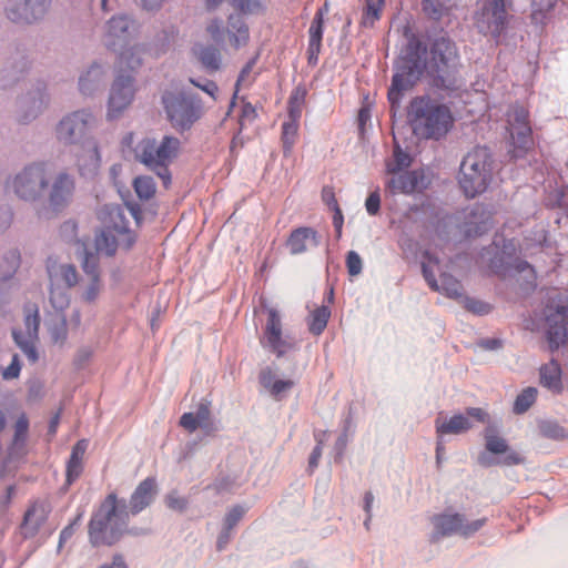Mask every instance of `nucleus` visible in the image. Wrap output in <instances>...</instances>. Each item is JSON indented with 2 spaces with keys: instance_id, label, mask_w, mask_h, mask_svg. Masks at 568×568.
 <instances>
[{
  "instance_id": "13",
  "label": "nucleus",
  "mask_w": 568,
  "mask_h": 568,
  "mask_svg": "<svg viewBox=\"0 0 568 568\" xmlns=\"http://www.w3.org/2000/svg\"><path fill=\"white\" fill-rule=\"evenodd\" d=\"M51 6L52 0H6L3 14L11 23L28 27L41 22Z\"/></svg>"
},
{
  "instance_id": "1",
  "label": "nucleus",
  "mask_w": 568,
  "mask_h": 568,
  "mask_svg": "<svg viewBox=\"0 0 568 568\" xmlns=\"http://www.w3.org/2000/svg\"><path fill=\"white\" fill-rule=\"evenodd\" d=\"M457 59L456 45L446 37L435 39L429 53L418 38L412 37L396 62V72L388 89L387 97L392 109L399 106L404 93L413 88L424 72L433 78L436 87H450L454 83L452 72Z\"/></svg>"
},
{
  "instance_id": "39",
  "label": "nucleus",
  "mask_w": 568,
  "mask_h": 568,
  "mask_svg": "<svg viewBox=\"0 0 568 568\" xmlns=\"http://www.w3.org/2000/svg\"><path fill=\"white\" fill-rule=\"evenodd\" d=\"M32 69L31 60L26 55L13 59L4 71V78L12 84L20 83L27 79Z\"/></svg>"
},
{
  "instance_id": "46",
  "label": "nucleus",
  "mask_w": 568,
  "mask_h": 568,
  "mask_svg": "<svg viewBox=\"0 0 568 568\" xmlns=\"http://www.w3.org/2000/svg\"><path fill=\"white\" fill-rule=\"evenodd\" d=\"M558 0H531V21L536 26H544L548 13L555 8Z\"/></svg>"
},
{
  "instance_id": "3",
  "label": "nucleus",
  "mask_w": 568,
  "mask_h": 568,
  "mask_svg": "<svg viewBox=\"0 0 568 568\" xmlns=\"http://www.w3.org/2000/svg\"><path fill=\"white\" fill-rule=\"evenodd\" d=\"M408 118L413 133L424 140H440L453 123L449 109L427 97H417L410 101Z\"/></svg>"
},
{
  "instance_id": "10",
  "label": "nucleus",
  "mask_w": 568,
  "mask_h": 568,
  "mask_svg": "<svg viewBox=\"0 0 568 568\" xmlns=\"http://www.w3.org/2000/svg\"><path fill=\"white\" fill-rule=\"evenodd\" d=\"M486 518H478L469 521L465 515L459 513L445 511L432 517L433 540H439L454 535L469 538L479 531L486 524Z\"/></svg>"
},
{
  "instance_id": "60",
  "label": "nucleus",
  "mask_w": 568,
  "mask_h": 568,
  "mask_svg": "<svg viewBox=\"0 0 568 568\" xmlns=\"http://www.w3.org/2000/svg\"><path fill=\"white\" fill-rule=\"evenodd\" d=\"M77 231H78V224L73 220L65 221L60 227L61 236L67 242L74 243L77 245V247H79V242H83V241L78 239Z\"/></svg>"
},
{
  "instance_id": "23",
  "label": "nucleus",
  "mask_w": 568,
  "mask_h": 568,
  "mask_svg": "<svg viewBox=\"0 0 568 568\" xmlns=\"http://www.w3.org/2000/svg\"><path fill=\"white\" fill-rule=\"evenodd\" d=\"M428 182L426 176L420 171H408L400 174L393 175L386 183L387 190L392 194H413L416 191H422L427 186Z\"/></svg>"
},
{
  "instance_id": "36",
  "label": "nucleus",
  "mask_w": 568,
  "mask_h": 568,
  "mask_svg": "<svg viewBox=\"0 0 568 568\" xmlns=\"http://www.w3.org/2000/svg\"><path fill=\"white\" fill-rule=\"evenodd\" d=\"M48 274L52 284L62 282L65 288H71L79 283L78 271L74 265L69 263L49 265Z\"/></svg>"
},
{
  "instance_id": "14",
  "label": "nucleus",
  "mask_w": 568,
  "mask_h": 568,
  "mask_svg": "<svg viewBox=\"0 0 568 568\" xmlns=\"http://www.w3.org/2000/svg\"><path fill=\"white\" fill-rule=\"evenodd\" d=\"M484 438L485 450L477 457L480 466L490 467L497 464L511 466L523 462L520 455L509 448L506 439L497 435L493 426H488L485 429Z\"/></svg>"
},
{
  "instance_id": "42",
  "label": "nucleus",
  "mask_w": 568,
  "mask_h": 568,
  "mask_svg": "<svg viewBox=\"0 0 568 568\" xmlns=\"http://www.w3.org/2000/svg\"><path fill=\"white\" fill-rule=\"evenodd\" d=\"M103 291L101 276L90 277L80 285L79 296L85 304H94Z\"/></svg>"
},
{
  "instance_id": "59",
  "label": "nucleus",
  "mask_w": 568,
  "mask_h": 568,
  "mask_svg": "<svg viewBox=\"0 0 568 568\" xmlns=\"http://www.w3.org/2000/svg\"><path fill=\"white\" fill-rule=\"evenodd\" d=\"M205 30L215 42L224 41L225 34H226V27L224 26V22L222 19H219V18L211 19L207 22Z\"/></svg>"
},
{
  "instance_id": "9",
  "label": "nucleus",
  "mask_w": 568,
  "mask_h": 568,
  "mask_svg": "<svg viewBox=\"0 0 568 568\" xmlns=\"http://www.w3.org/2000/svg\"><path fill=\"white\" fill-rule=\"evenodd\" d=\"M162 102L171 124L178 131H186L202 116L201 101L189 93L166 92Z\"/></svg>"
},
{
  "instance_id": "27",
  "label": "nucleus",
  "mask_w": 568,
  "mask_h": 568,
  "mask_svg": "<svg viewBox=\"0 0 568 568\" xmlns=\"http://www.w3.org/2000/svg\"><path fill=\"white\" fill-rule=\"evenodd\" d=\"M260 383L275 400L284 399L295 386L293 379L281 378L268 367L261 372Z\"/></svg>"
},
{
  "instance_id": "11",
  "label": "nucleus",
  "mask_w": 568,
  "mask_h": 568,
  "mask_svg": "<svg viewBox=\"0 0 568 568\" xmlns=\"http://www.w3.org/2000/svg\"><path fill=\"white\" fill-rule=\"evenodd\" d=\"M513 3L514 0H484L475 18L478 31L498 39L508 23Z\"/></svg>"
},
{
  "instance_id": "40",
  "label": "nucleus",
  "mask_w": 568,
  "mask_h": 568,
  "mask_svg": "<svg viewBox=\"0 0 568 568\" xmlns=\"http://www.w3.org/2000/svg\"><path fill=\"white\" fill-rule=\"evenodd\" d=\"M540 383L552 392L561 389V369L556 361H550L540 368Z\"/></svg>"
},
{
  "instance_id": "48",
  "label": "nucleus",
  "mask_w": 568,
  "mask_h": 568,
  "mask_svg": "<svg viewBox=\"0 0 568 568\" xmlns=\"http://www.w3.org/2000/svg\"><path fill=\"white\" fill-rule=\"evenodd\" d=\"M454 4L455 0H423V10L429 18L439 20Z\"/></svg>"
},
{
  "instance_id": "26",
  "label": "nucleus",
  "mask_w": 568,
  "mask_h": 568,
  "mask_svg": "<svg viewBox=\"0 0 568 568\" xmlns=\"http://www.w3.org/2000/svg\"><path fill=\"white\" fill-rule=\"evenodd\" d=\"M156 493V481L154 478L148 477L142 480L130 497L128 504L129 516H135L148 508L153 503Z\"/></svg>"
},
{
  "instance_id": "57",
  "label": "nucleus",
  "mask_w": 568,
  "mask_h": 568,
  "mask_svg": "<svg viewBox=\"0 0 568 568\" xmlns=\"http://www.w3.org/2000/svg\"><path fill=\"white\" fill-rule=\"evenodd\" d=\"M384 4V0H367L366 11L363 16L362 23L365 27H372L379 19V12Z\"/></svg>"
},
{
  "instance_id": "61",
  "label": "nucleus",
  "mask_w": 568,
  "mask_h": 568,
  "mask_svg": "<svg viewBox=\"0 0 568 568\" xmlns=\"http://www.w3.org/2000/svg\"><path fill=\"white\" fill-rule=\"evenodd\" d=\"M542 435L552 439H561L567 436L566 429L557 423L545 422L540 426Z\"/></svg>"
},
{
  "instance_id": "24",
  "label": "nucleus",
  "mask_w": 568,
  "mask_h": 568,
  "mask_svg": "<svg viewBox=\"0 0 568 568\" xmlns=\"http://www.w3.org/2000/svg\"><path fill=\"white\" fill-rule=\"evenodd\" d=\"M75 164L80 175L84 178H92L98 174L101 166V155L97 140L88 141L79 146L75 153Z\"/></svg>"
},
{
  "instance_id": "50",
  "label": "nucleus",
  "mask_w": 568,
  "mask_h": 568,
  "mask_svg": "<svg viewBox=\"0 0 568 568\" xmlns=\"http://www.w3.org/2000/svg\"><path fill=\"white\" fill-rule=\"evenodd\" d=\"M298 122V120L288 119V121L284 122L282 125V143L285 156L290 155L292 152L297 136Z\"/></svg>"
},
{
  "instance_id": "18",
  "label": "nucleus",
  "mask_w": 568,
  "mask_h": 568,
  "mask_svg": "<svg viewBox=\"0 0 568 568\" xmlns=\"http://www.w3.org/2000/svg\"><path fill=\"white\" fill-rule=\"evenodd\" d=\"M134 82L132 74H116L108 99L106 118L109 120L119 118L131 105L135 95Z\"/></svg>"
},
{
  "instance_id": "38",
  "label": "nucleus",
  "mask_w": 568,
  "mask_h": 568,
  "mask_svg": "<svg viewBox=\"0 0 568 568\" xmlns=\"http://www.w3.org/2000/svg\"><path fill=\"white\" fill-rule=\"evenodd\" d=\"M193 51L207 71H217L221 68L222 55L216 47L212 44H196Z\"/></svg>"
},
{
  "instance_id": "32",
  "label": "nucleus",
  "mask_w": 568,
  "mask_h": 568,
  "mask_svg": "<svg viewBox=\"0 0 568 568\" xmlns=\"http://www.w3.org/2000/svg\"><path fill=\"white\" fill-rule=\"evenodd\" d=\"M89 442L87 439H80L72 447L70 458L67 463V485H71L75 481L83 470V458L88 449Z\"/></svg>"
},
{
  "instance_id": "43",
  "label": "nucleus",
  "mask_w": 568,
  "mask_h": 568,
  "mask_svg": "<svg viewBox=\"0 0 568 568\" xmlns=\"http://www.w3.org/2000/svg\"><path fill=\"white\" fill-rule=\"evenodd\" d=\"M40 322L39 306L32 302L26 303L23 306V323L26 331L23 333L29 336L39 337Z\"/></svg>"
},
{
  "instance_id": "19",
  "label": "nucleus",
  "mask_w": 568,
  "mask_h": 568,
  "mask_svg": "<svg viewBox=\"0 0 568 568\" xmlns=\"http://www.w3.org/2000/svg\"><path fill=\"white\" fill-rule=\"evenodd\" d=\"M75 193V179L67 171H60L50 175L49 187L45 193L51 211L60 213L65 210L73 200Z\"/></svg>"
},
{
  "instance_id": "2",
  "label": "nucleus",
  "mask_w": 568,
  "mask_h": 568,
  "mask_svg": "<svg viewBox=\"0 0 568 568\" xmlns=\"http://www.w3.org/2000/svg\"><path fill=\"white\" fill-rule=\"evenodd\" d=\"M128 503L110 493L92 513L88 525L89 541L93 547L112 546L123 536H139L143 530L129 527Z\"/></svg>"
},
{
  "instance_id": "47",
  "label": "nucleus",
  "mask_w": 568,
  "mask_h": 568,
  "mask_svg": "<svg viewBox=\"0 0 568 568\" xmlns=\"http://www.w3.org/2000/svg\"><path fill=\"white\" fill-rule=\"evenodd\" d=\"M306 90L304 87H296L288 99V119L298 120L302 116V110L305 103Z\"/></svg>"
},
{
  "instance_id": "5",
  "label": "nucleus",
  "mask_w": 568,
  "mask_h": 568,
  "mask_svg": "<svg viewBox=\"0 0 568 568\" xmlns=\"http://www.w3.org/2000/svg\"><path fill=\"white\" fill-rule=\"evenodd\" d=\"M50 182V166L44 161L22 165L8 176L6 190L17 200L34 204L44 200Z\"/></svg>"
},
{
  "instance_id": "49",
  "label": "nucleus",
  "mask_w": 568,
  "mask_h": 568,
  "mask_svg": "<svg viewBox=\"0 0 568 568\" xmlns=\"http://www.w3.org/2000/svg\"><path fill=\"white\" fill-rule=\"evenodd\" d=\"M48 333L54 345L63 346L68 339V323L65 316L48 324Z\"/></svg>"
},
{
  "instance_id": "44",
  "label": "nucleus",
  "mask_w": 568,
  "mask_h": 568,
  "mask_svg": "<svg viewBox=\"0 0 568 568\" xmlns=\"http://www.w3.org/2000/svg\"><path fill=\"white\" fill-rule=\"evenodd\" d=\"M13 339L17 346L21 349V352L27 356L30 363H36L38 361V352H37V341L38 337L29 336L24 334L22 331L14 329L12 332Z\"/></svg>"
},
{
  "instance_id": "15",
  "label": "nucleus",
  "mask_w": 568,
  "mask_h": 568,
  "mask_svg": "<svg viewBox=\"0 0 568 568\" xmlns=\"http://www.w3.org/2000/svg\"><path fill=\"white\" fill-rule=\"evenodd\" d=\"M422 272L429 287L449 298H463V285L450 274L443 272L439 260L429 253L424 255Z\"/></svg>"
},
{
  "instance_id": "53",
  "label": "nucleus",
  "mask_w": 568,
  "mask_h": 568,
  "mask_svg": "<svg viewBox=\"0 0 568 568\" xmlns=\"http://www.w3.org/2000/svg\"><path fill=\"white\" fill-rule=\"evenodd\" d=\"M538 390L535 387L525 388L517 397L514 403V412L516 414L526 413L537 398Z\"/></svg>"
},
{
  "instance_id": "45",
  "label": "nucleus",
  "mask_w": 568,
  "mask_h": 568,
  "mask_svg": "<svg viewBox=\"0 0 568 568\" xmlns=\"http://www.w3.org/2000/svg\"><path fill=\"white\" fill-rule=\"evenodd\" d=\"M229 3L242 17L258 16L266 9L262 0H229Z\"/></svg>"
},
{
  "instance_id": "51",
  "label": "nucleus",
  "mask_w": 568,
  "mask_h": 568,
  "mask_svg": "<svg viewBox=\"0 0 568 568\" xmlns=\"http://www.w3.org/2000/svg\"><path fill=\"white\" fill-rule=\"evenodd\" d=\"M331 317V311L327 306H321L311 314L308 323L310 332L314 335H320L325 329L327 322Z\"/></svg>"
},
{
  "instance_id": "54",
  "label": "nucleus",
  "mask_w": 568,
  "mask_h": 568,
  "mask_svg": "<svg viewBox=\"0 0 568 568\" xmlns=\"http://www.w3.org/2000/svg\"><path fill=\"white\" fill-rule=\"evenodd\" d=\"M133 186L141 200H149L155 193V182L151 176L141 175L134 179Z\"/></svg>"
},
{
  "instance_id": "37",
  "label": "nucleus",
  "mask_w": 568,
  "mask_h": 568,
  "mask_svg": "<svg viewBox=\"0 0 568 568\" xmlns=\"http://www.w3.org/2000/svg\"><path fill=\"white\" fill-rule=\"evenodd\" d=\"M47 520V513L43 506H31L23 518L22 534L26 538L33 537Z\"/></svg>"
},
{
  "instance_id": "52",
  "label": "nucleus",
  "mask_w": 568,
  "mask_h": 568,
  "mask_svg": "<svg viewBox=\"0 0 568 568\" xmlns=\"http://www.w3.org/2000/svg\"><path fill=\"white\" fill-rule=\"evenodd\" d=\"M410 162V154L404 151L395 140L393 161L387 162V171L389 173H395L396 171H400L404 168H408Z\"/></svg>"
},
{
  "instance_id": "16",
  "label": "nucleus",
  "mask_w": 568,
  "mask_h": 568,
  "mask_svg": "<svg viewBox=\"0 0 568 568\" xmlns=\"http://www.w3.org/2000/svg\"><path fill=\"white\" fill-rule=\"evenodd\" d=\"M50 97L43 82H36L17 99L16 120L20 124H30L48 108Z\"/></svg>"
},
{
  "instance_id": "17",
  "label": "nucleus",
  "mask_w": 568,
  "mask_h": 568,
  "mask_svg": "<svg viewBox=\"0 0 568 568\" xmlns=\"http://www.w3.org/2000/svg\"><path fill=\"white\" fill-rule=\"evenodd\" d=\"M449 222H456L457 229L465 237H474L493 227V215L484 204L477 203L457 213Z\"/></svg>"
},
{
  "instance_id": "8",
  "label": "nucleus",
  "mask_w": 568,
  "mask_h": 568,
  "mask_svg": "<svg viewBox=\"0 0 568 568\" xmlns=\"http://www.w3.org/2000/svg\"><path fill=\"white\" fill-rule=\"evenodd\" d=\"M98 125L95 114L88 108L67 112L54 126L55 140L64 146H81L95 140L91 131Z\"/></svg>"
},
{
  "instance_id": "25",
  "label": "nucleus",
  "mask_w": 568,
  "mask_h": 568,
  "mask_svg": "<svg viewBox=\"0 0 568 568\" xmlns=\"http://www.w3.org/2000/svg\"><path fill=\"white\" fill-rule=\"evenodd\" d=\"M108 65L100 62L91 63L79 75V91L82 95L91 97L105 83Z\"/></svg>"
},
{
  "instance_id": "7",
  "label": "nucleus",
  "mask_w": 568,
  "mask_h": 568,
  "mask_svg": "<svg viewBox=\"0 0 568 568\" xmlns=\"http://www.w3.org/2000/svg\"><path fill=\"white\" fill-rule=\"evenodd\" d=\"M494 172L495 161L489 149L475 146L460 163L459 186L467 197H475L487 191Z\"/></svg>"
},
{
  "instance_id": "21",
  "label": "nucleus",
  "mask_w": 568,
  "mask_h": 568,
  "mask_svg": "<svg viewBox=\"0 0 568 568\" xmlns=\"http://www.w3.org/2000/svg\"><path fill=\"white\" fill-rule=\"evenodd\" d=\"M267 314L268 318L261 344L264 348L281 357L295 347V342L288 336L283 335L278 312L275 308H268Z\"/></svg>"
},
{
  "instance_id": "6",
  "label": "nucleus",
  "mask_w": 568,
  "mask_h": 568,
  "mask_svg": "<svg viewBox=\"0 0 568 568\" xmlns=\"http://www.w3.org/2000/svg\"><path fill=\"white\" fill-rule=\"evenodd\" d=\"M181 142L172 135H164L159 142L154 138H143L133 149L135 160L154 172L168 187L171 184L170 164L178 156Z\"/></svg>"
},
{
  "instance_id": "33",
  "label": "nucleus",
  "mask_w": 568,
  "mask_h": 568,
  "mask_svg": "<svg viewBox=\"0 0 568 568\" xmlns=\"http://www.w3.org/2000/svg\"><path fill=\"white\" fill-rule=\"evenodd\" d=\"M4 260L10 264L11 272L0 278V307L9 303L11 293L16 287L13 273L20 265V254L18 251H10L6 254Z\"/></svg>"
},
{
  "instance_id": "56",
  "label": "nucleus",
  "mask_w": 568,
  "mask_h": 568,
  "mask_svg": "<svg viewBox=\"0 0 568 568\" xmlns=\"http://www.w3.org/2000/svg\"><path fill=\"white\" fill-rule=\"evenodd\" d=\"M248 506L244 504L234 505L231 507L227 513L225 514L223 518L222 526L234 529L236 525L240 523V520L244 517V515L247 513Z\"/></svg>"
},
{
  "instance_id": "55",
  "label": "nucleus",
  "mask_w": 568,
  "mask_h": 568,
  "mask_svg": "<svg viewBox=\"0 0 568 568\" xmlns=\"http://www.w3.org/2000/svg\"><path fill=\"white\" fill-rule=\"evenodd\" d=\"M49 300L54 310L63 312L70 304L68 288H61L52 284Z\"/></svg>"
},
{
  "instance_id": "29",
  "label": "nucleus",
  "mask_w": 568,
  "mask_h": 568,
  "mask_svg": "<svg viewBox=\"0 0 568 568\" xmlns=\"http://www.w3.org/2000/svg\"><path fill=\"white\" fill-rule=\"evenodd\" d=\"M320 244L318 235L312 227H298L294 230L288 240L287 247L293 255L302 254L310 247H316Z\"/></svg>"
},
{
  "instance_id": "41",
  "label": "nucleus",
  "mask_w": 568,
  "mask_h": 568,
  "mask_svg": "<svg viewBox=\"0 0 568 568\" xmlns=\"http://www.w3.org/2000/svg\"><path fill=\"white\" fill-rule=\"evenodd\" d=\"M28 433V420L24 416L18 418L14 425V437L9 447V458H18L24 453V442Z\"/></svg>"
},
{
  "instance_id": "35",
  "label": "nucleus",
  "mask_w": 568,
  "mask_h": 568,
  "mask_svg": "<svg viewBox=\"0 0 568 568\" xmlns=\"http://www.w3.org/2000/svg\"><path fill=\"white\" fill-rule=\"evenodd\" d=\"M308 63L316 64L318 60V54L322 47V38H323V12L322 10L315 14L310 29H308Z\"/></svg>"
},
{
  "instance_id": "4",
  "label": "nucleus",
  "mask_w": 568,
  "mask_h": 568,
  "mask_svg": "<svg viewBox=\"0 0 568 568\" xmlns=\"http://www.w3.org/2000/svg\"><path fill=\"white\" fill-rule=\"evenodd\" d=\"M99 220L103 226L94 237V248L98 253L113 256L118 248L128 251L133 246L136 236L129 229V221L120 205H103L99 211Z\"/></svg>"
},
{
  "instance_id": "22",
  "label": "nucleus",
  "mask_w": 568,
  "mask_h": 568,
  "mask_svg": "<svg viewBox=\"0 0 568 568\" xmlns=\"http://www.w3.org/2000/svg\"><path fill=\"white\" fill-rule=\"evenodd\" d=\"M547 341L551 351L557 349L568 341L567 307L548 308L546 313Z\"/></svg>"
},
{
  "instance_id": "12",
  "label": "nucleus",
  "mask_w": 568,
  "mask_h": 568,
  "mask_svg": "<svg viewBox=\"0 0 568 568\" xmlns=\"http://www.w3.org/2000/svg\"><path fill=\"white\" fill-rule=\"evenodd\" d=\"M139 22L128 13H118L105 21L101 40L110 51L126 47L139 34Z\"/></svg>"
},
{
  "instance_id": "62",
  "label": "nucleus",
  "mask_w": 568,
  "mask_h": 568,
  "mask_svg": "<svg viewBox=\"0 0 568 568\" xmlns=\"http://www.w3.org/2000/svg\"><path fill=\"white\" fill-rule=\"evenodd\" d=\"M463 302H464V306L469 312L477 314V315L488 314L491 310V306L488 303H485V302L476 300V298L463 296Z\"/></svg>"
},
{
  "instance_id": "63",
  "label": "nucleus",
  "mask_w": 568,
  "mask_h": 568,
  "mask_svg": "<svg viewBox=\"0 0 568 568\" xmlns=\"http://www.w3.org/2000/svg\"><path fill=\"white\" fill-rule=\"evenodd\" d=\"M346 267L351 276H357L363 271V261L355 251H349L346 255Z\"/></svg>"
},
{
  "instance_id": "64",
  "label": "nucleus",
  "mask_w": 568,
  "mask_h": 568,
  "mask_svg": "<svg viewBox=\"0 0 568 568\" xmlns=\"http://www.w3.org/2000/svg\"><path fill=\"white\" fill-rule=\"evenodd\" d=\"M21 372V364L19 356L14 354L12 356L11 363L1 369V376L4 381H11L18 378Z\"/></svg>"
},
{
  "instance_id": "31",
  "label": "nucleus",
  "mask_w": 568,
  "mask_h": 568,
  "mask_svg": "<svg viewBox=\"0 0 568 568\" xmlns=\"http://www.w3.org/2000/svg\"><path fill=\"white\" fill-rule=\"evenodd\" d=\"M473 427L469 418L463 414H456L450 418L437 417L435 420L436 435L444 438L445 435H459Z\"/></svg>"
},
{
  "instance_id": "34",
  "label": "nucleus",
  "mask_w": 568,
  "mask_h": 568,
  "mask_svg": "<svg viewBox=\"0 0 568 568\" xmlns=\"http://www.w3.org/2000/svg\"><path fill=\"white\" fill-rule=\"evenodd\" d=\"M75 254L80 261L81 268L88 278L101 276L99 268L100 253H98V251L89 248L85 242H79V247H77Z\"/></svg>"
},
{
  "instance_id": "20",
  "label": "nucleus",
  "mask_w": 568,
  "mask_h": 568,
  "mask_svg": "<svg viewBox=\"0 0 568 568\" xmlns=\"http://www.w3.org/2000/svg\"><path fill=\"white\" fill-rule=\"evenodd\" d=\"M510 136L514 144L513 156L521 158L532 145L529 113L521 105H514L509 113Z\"/></svg>"
},
{
  "instance_id": "28",
  "label": "nucleus",
  "mask_w": 568,
  "mask_h": 568,
  "mask_svg": "<svg viewBox=\"0 0 568 568\" xmlns=\"http://www.w3.org/2000/svg\"><path fill=\"white\" fill-rule=\"evenodd\" d=\"M230 45L239 50L247 45L250 41V28L239 13H231L227 17L226 34Z\"/></svg>"
},
{
  "instance_id": "58",
  "label": "nucleus",
  "mask_w": 568,
  "mask_h": 568,
  "mask_svg": "<svg viewBox=\"0 0 568 568\" xmlns=\"http://www.w3.org/2000/svg\"><path fill=\"white\" fill-rule=\"evenodd\" d=\"M195 419L200 423V428H202L206 434L215 430L213 422L211 420V412L207 403H201L195 413H193Z\"/></svg>"
},
{
  "instance_id": "30",
  "label": "nucleus",
  "mask_w": 568,
  "mask_h": 568,
  "mask_svg": "<svg viewBox=\"0 0 568 568\" xmlns=\"http://www.w3.org/2000/svg\"><path fill=\"white\" fill-rule=\"evenodd\" d=\"M114 52L118 53L115 62L118 73L124 74L125 71L135 72L143 63V49L139 44L129 43L126 47Z\"/></svg>"
}]
</instances>
